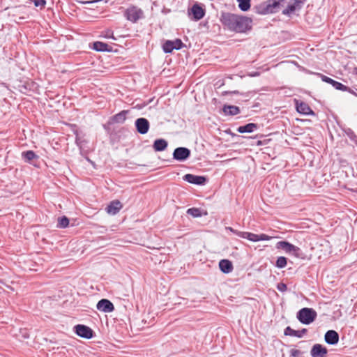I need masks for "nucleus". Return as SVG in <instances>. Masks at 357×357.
<instances>
[{
	"mask_svg": "<svg viewBox=\"0 0 357 357\" xmlns=\"http://www.w3.org/2000/svg\"><path fill=\"white\" fill-rule=\"evenodd\" d=\"M220 21L229 30L236 33H245L252 28L251 18L231 13H222Z\"/></svg>",
	"mask_w": 357,
	"mask_h": 357,
	"instance_id": "f257e3e1",
	"label": "nucleus"
},
{
	"mask_svg": "<svg viewBox=\"0 0 357 357\" xmlns=\"http://www.w3.org/2000/svg\"><path fill=\"white\" fill-rule=\"evenodd\" d=\"M317 315L314 309L304 307L298 312L297 319L303 324H310L315 320Z\"/></svg>",
	"mask_w": 357,
	"mask_h": 357,
	"instance_id": "f03ea898",
	"label": "nucleus"
},
{
	"mask_svg": "<svg viewBox=\"0 0 357 357\" xmlns=\"http://www.w3.org/2000/svg\"><path fill=\"white\" fill-rule=\"evenodd\" d=\"M276 248L278 249H282L286 253L292 255L296 257H300L301 255V250L298 247L295 246L287 241L278 242L276 244Z\"/></svg>",
	"mask_w": 357,
	"mask_h": 357,
	"instance_id": "7ed1b4c3",
	"label": "nucleus"
},
{
	"mask_svg": "<svg viewBox=\"0 0 357 357\" xmlns=\"http://www.w3.org/2000/svg\"><path fill=\"white\" fill-rule=\"evenodd\" d=\"M143 14L141 8L132 6L125 10L124 16L128 21L135 23L143 17Z\"/></svg>",
	"mask_w": 357,
	"mask_h": 357,
	"instance_id": "20e7f679",
	"label": "nucleus"
},
{
	"mask_svg": "<svg viewBox=\"0 0 357 357\" xmlns=\"http://www.w3.org/2000/svg\"><path fill=\"white\" fill-rule=\"evenodd\" d=\"M191 151L186 147H178L173 152V158L178 161H185L190 156Z\"/></svg>",
	"mask_w": 357,
	"mask_h": 357,
	"instance_id": "39448f33",
	"label": "nucleus"
},
{
	"mask_svg": "<svg viewBox=\"0 0 357 357\" xmlns=\"http://www.w3.org/2000/svg\"><path fill=\"white\" fill-rule=\"evenodd\" d=\"M75 332L78 336L86 339H91L93 334V331L91 328L82 324L75 326Z\"/></svg>",
	"mask_w": 357,
	"mask_h": 357,
	"instance_id": "423d86ee",
	"label": "nucleus"
},
{
	"mask_svg": "<svg viewBox=\"0 0 357 357\" xmlns=\"http://www.w3.org/2000/svg\"><path fill=\"white\" fill-rule=\"evenodd\" d=\"M135 125L137 131L142 135L146 134L149 130L150 123L149 121L145 118H139L135 122Z\"/></svg>",
	"mask_w": 357,
	"mask_h": 357,
	"instance_id": "0eeeda50",
	"label": "nucleus"
},
{
	"mask_svg": "<svg viewBox=\"0 0 357 357\" xmlns=\"http://www.w3.org/2000/svg\"><path fill=\"white\" fill-rule=\"evenodd\" d=\"M183 180L195 185H204L206 178L203 176H197L191 174H187L183 176Z\"/></svg>",
	"mask_w": 357,
	"mask_h": 357,
	"instance_id": "6e6552de",
	"label": "nucleus"
},
{
	"mask_svg": "<svg viewBox=\"0 0 357 357\" xmlns=\"http://www.w3.org/2000/svg\"><path fill=\"white\" fill-rule=\"evenodd\" d=\"M96 307L98 310L104 312H111L114 310L113 303L107 299H101L97 303Z\"/></svg>",
	"mask_w": 357,
	"mask_h": 357,
	"instance_id": "1a4fd4ad",
	"label": "nucleus"
},
{
	"mask_svg": "<svg viewBox=\"0 0 357 357\" xmlns=\"http://www.w3.org/2000/svg\"><path fill=\"white\" fill-rule=\"evenodd\" d=\"M295 101L296 108L298 113L304 115H314V112L307 103L304 102H299L296 100Z\"/></svg>",
	"mask_w": 357,
	"mask_h": 357,
	"instance_id": "9d476101",
	"label": "nucleus"
},
{
	"mask_svg": "<svg viewBox=\"0 0 357 357\" xmlns=\"http://www.w3.org/2000/svg\"><path fill=\"white\" fill-rule=\"evenodd\" d=\"M327 352L326 347L320 344H315L310 351V355L312 357H325Z\"/></svg>",
	"mask_w": 357,
	"mask_h": 357,
	"instance_id": "9b49d317",
	"label": "nucleus"
},
{
	"mask_svg": "<svg viewBox=\"0 0 357 357\" xmlns=\"http://www.w3.org/2000/svg\"><path fill=\"white\" fill-rule=\"evenodd\" d=\"M320 76L321 77L322 81L331 84L335 89L342 91H346L348 90V87L342 84V83L337 82L331 79V77H328L324 75H320Z\"/></svg>",
	"mask_w": 357,
	"mask_h": 357,
	"instance_id": "f8f14e48",
	"label": "nucleus"
},
{
	"mask_svg": "<svg viewBox=\"0 0 357 357\" xmlns=\"http://www.w3.org/2000/svg\"><path fill=\"white\" fill-rule=\"evenodd\" d=\"M324 339L327 344L334 345L339 341V334L334 330H329L326 333Z\"/></svg>",
	"mask_w": 357,
	"mask_h": 357,
	"instance_id": "ddd939ff",
	"label": "nucleus"
},
{
	"mask_svg": "<svg viewBox=\"0 0 357 357\" xmlns=\"http://www.w3.org/2000/svg\"><path fill=\"white\" fill-rule=\"evenodd\" d=\"M303 5L302 1L296 0L292 4L289 5L285 9L282 10V14L289 15L295 11L300 10Z\"/></svg>",
	"mask_w": 357,
	"mask_h": 357,
	"instance_id": "4468645a",
	"label": "nucleus"
},
{
	"mask_svg": "<svg viewBox=\"0 0 357 357\" xmlns=\"http://www.w3.org/2000/svg\"><path fill=\"white\" fill-rule=\"evenodd\" d=\"M123 207L122 204L119 200H114L110 202L107 206L106 211L111 215H116Z\"/></svg>",
	"mask_w": 357,
	"mask_h": 357,
	"instance_id": "2eb2a0df",
	"label": "nucleus"
},
{
	"mask_svg": "<svg viewBox=\"0 0 357 357\" xmlns=\"http://www.w3.org/2000/svg\"><path fill=\"white\" fill-rule=\"evenodd\" d=\"M307 331L306 328H303L302 330L300 331H296L292 329L290 326H287L284 329V334L285 335L294 336L301 338L307 333Z\"/></svg>",
	"mask_w": 357,
	"mask_h": 357,
	"instance_id": "dca6fc26",
	"label": "nucleus"
},
{
	"mask_svg": "<svg viewBox=\"0 0 357 357\" xmlns=\"http://www.w3.org/2000/svg\"><path fill=\"white\" fill-rule=\"evenodd\" d=\"M191 13L194 20L196 21L201 20L205 14L204 10L198 4H195L192 6L191 8Z\"/></svg>",
	"mask_w": 357,
	"mask_h": 357,
	"instance_id": "f3484780",
	"label": "nucleus"
},
{
	"mask_svg": "<svg viewBox=\"0 0 357 357\" xmlns=\"http://www.w3.org/2000/svg\"><path fill=\"white\" fill-rule=\"evenodd\" d=\"M283 0H271V3L268 5L264 6L262 10L258 11V13L261 14H266L269 13H273V9L278 7L280 2Z\"/></svg>",
	"mask_w": 357,
	"mask_h": 357,
	"instance_id": "a211bd4d",
	"label": "nucleus"
},
{
	"mask_svg": "<svg viewBox=\"0 0 357 357\" xmlns=\"http://www.w3.org/2000/svg\"><path fill=\"white\" fill-rule=\"evenodd\" d=\"M219 268L224 273H229L233 270V265L229 260L222 259L219 262Z\"/></svg>",
	"mask_w": 357,
	"mask_h": 357,
	"instance_id": "6ab92c4d",
	"label": "nucleus"
},
{
	"mask_svg": "<svg viewBox=\"0 0 357 357\" xmlns=\"http://www.w3.org/2000/svg\"><path fill=\"white\" fill-rule=\"evenodd\" d=\"M258 125L254 123H250L245 126H239L237 131L240 133H250L257 130Z\"/></svg>",
	"mask_w": 357,
	"mask_h": 357,
	"instance_id": "aec40b11",
	"label": "nucleus"
},
{
	"mask_svg": "<svg viewBox=\"0 0 357 357\" xmlns=\"http://www.w3.org/2000/svg\"><path fill=\"white\" fill-rule=\"evenodd\" d=\"M167 142L163 139H158L155 140L153 147L155 151H162L167 147Z\"/></svg>",
	"mask_w": 357,
	"mask_h": 357,
	"instance_id": "412c9836",
	"label": "nucleus"
},
{
	"mask_svg": "<svg viewBox=\"0 0 357 357\" xmlns=\"http://www.w3.org/2000/svg\"><path fill=\"white\" fill-rule=\"evenodd\" d=\"M93 49L98 52H110L112 50V47L109 45L99 41L93 43Z\"/></svg>",
	"mask_w": 357,
	"mask_h": 357,
	"instance_id": "4be33fe9",
	"label": "nucleus"
},
{
	"mask_svg": "<svg viewBox=\"0 0 357 357\" xmlns=\"http://www.w3.org/2000/svg\"><path fill=\"white\" fill-rule=\"evenodd\" d=\"M223 112L226 114L234 116L240 113V109L238 107L234 105H225Z\"/></svg>",
	"mask_w": 357,
	"mask_h": 357,
	"instance_id": "5701e85b",
	"label": "nucleus"
},
{
	"mask_svg": "<svg viewBox=\"0 0 357 357\" xmlns=\"http://www.w3.org/2000/svg\"><path fill=\"white\" fill-rule=\"evenodd\" d=\"M127 113L128 112L126 110L121 111V112L118 113L117 114L113 116V121L119 123H123L126 119Z\"/></svg>",
	"mask_w": 357,
	"mask_h": 357,
	"instance_id": "b1692460",
	"label": "nucleus"
},
{
	"mask_svg": "<svg viewBox=\"0 0 357 357\" xmlns=\"http://www.w3.org/2000/svg\"><path fill=\"white\" fill-rule=\"evenodd\" d=\"M22 157L26 162H30L35 158H38V156L33 151H26L22 153Z\"/></svg>",
	"mask_w": 357,
	"mask_h": 357,
	"instance_id": "393cba45",
	"label": "nucleus"
},
{
	"mask_svg": "<svg viewBox=\"0 0 357 357\" xmlns=\"http://www.w3.org/2000/svg\"><path fill=\"white\" fill-rule=\"evenodd\" d=\"M241 238H247L250 241L257 242L258 241V234H255L250 232L243 231L241 234Z\"/></svg>",
	"mask_w": 357,
	"mask_h": 357,
	"instance_id": "a878e982",
	"label": "nucleus"
},
{
	"mask_svg": "<svg viewBox=\"0 0 357 357\" xmlns=\"http://www.w3.org/2000/svg\"><path fill=\"white\" fill-rule=\"evenodd\" d=\"M251 0H237L238 3V8L242 11H248L250 8Z\"/></svg>",
	"mask_w": 357,
	"mask_h": 357,
	"instance_id": "bb28decb",
	"label": "nucleus"
},
{
	"mask_svg": "<svg viewBox=\"0 0 357 357\" xmlns=\"http://www.w3.org/2000/svg\"><path fill=\"white\" fill-rule=\"evenodd\" d=\"M172 40H166L162 45V50L165 53H171L175 48Z\"/></svg>",
	"mask_w": 357,
	"mask_h": 357,
	"instance_id": "cd10ccee",
	"label": "nucleus"
},
{
	"mask_svg": "<svg viewBox=\"0 0 357 357\" xmlns=\"http://www.w3.org/2000/svg\"><path fill=\"white\" fill-rule=\"evenodd\" d=\"M69 225V220L66 216H63L61 218H58L57 227L59 228H66Z\"/></svg>",
	"mask_w": 357,
	"mask_h": 357,
	"instance_id": "c85d7f7f",
	"label": "nucleus"
},
{
	"mask_svg": "<svg viewBox=\"0 0 357 357\" xmlns=\"http://www.w3.org/2000/svg\"><path fill=\"white\" fill-rule=\"evenodd\" d=\"M287 259L284 257H279L277 259L275 266L279 268H284L287 266Z\"/></svg>",
	"mask_w": 357,
	"mask_h": 357,
	"instance_id": "c756f323",
	"label": "nucleus"
},
{
	"mask_svg": "<svg viewBox=\"0 0 357 357\" xmlns=\"http://www.w3.org/2000/svg\"><path fill=\"white\" fill-rule=\"evenodd\" d=\"M187 213L188 215H192L194 218H197L201 216L200 210L197 208H191L188 209Z\"/></svg>",
	"mask_w": 357,
	"mask_h": 357,
	"instance_id": "7c9ffc66",
	"label": "nucleus"
},
{
	"mask_svg": "<svg viewBox=\"0 0 357 357\" xmlns=\"http://www.w3.org/2000/svg\"><path fill=\"white\" fill-rule=\"evenodd\" d=\"M102 36L103 37L107 38H112L114 40H116V38L114 36L113 31H112L111 29H107L102 32Z\"/></svg>",
	"mask_w": 357,
	"mask_h": 357,
	"instance_id": "2f4dec72",
	"label": "nucleus"
},
{
	"mask_svg": "<svg viewBox=\"0 0 357 357\" xmlns=\"http://www.w3.org/2000/svg\"><path fill=\"white\" fill-rule=\"evenodd\" d=\"M172 42L174 43L173 46L175 47L174 50H181L183 46V43L180 39H176L175 40H172Z\"/></svg>",
	"mask_w": 357,
	"mask_h": 357,
	"instance_id": "473e14b6",
	"label": "nucleus"
},
{
	"mask_svg": "<svg viewBox=\"0 0 357 357\" xmlns=\"http://www.w3.org/2000/svg\"><path fill=\"white\" fill-rule=\"evenodd\" d=\"M35 5L36 7L44 8L46 3L45 0H31Z\"/></svg>",
	"mask_w": 357,
	"mask_h": 357,
	"instance_id": "72a5a7b5",
	"label": "nucleus"
},
{
	"mask_svg": "<svg viewBox=\"0 0 357 357\" xmlns=\"http://www.w3.org/2000/svg\"><path fill=\"white\" fill-rule=\"evenodd\" d=\"M302 352L298 349H293L290 351V356L291 357H301Z\"/></svg>",
	"mask_w": 357,
	"mask_h": 357,
	"instance_id": "f704fd0d",
	"label": "nucleus"
},
{
	"mask_svg": "<svg viewBox=\"0 0 357 357\" xmlns=\"http://www.w3.org/2000/svg\"><path fill=\"white\" fill-rule=\"evenodd\" d=\"M277 289L280 291L284 292V291H287V285L284 283L280 282V283L278 284Z\"/></svg>",
	"mask_w": 357,
	"mask_h": 357,
	"instance_id": "c9c22d12",
	"label": "nucleus"
},
{
	"mask_svg": "<svg viewBox=\"0 0 357 357\" xmlns=\"http://www.w3.org/2000/svg\"><path fill=\"white\" fill-rule=\"evenodd\" d=\"M226 229L230 231L233 234H236L238 236L241 238V234H243V231H240L236 230V229H233L231 227H227Z\"/></svg>",
	"mask_w": 357,
	"mask_h": 357,
	"instance_id": "e433bc0d",
	"label": "nucleus"
},
{
	"mask_svg": "<svg viewBox=\"0 0 357 357\" xmlns=\"http://www.w3.org/2000/svg\"><path fill=\"white\" fill-rule=\"evenodd\" d=\"M271 236L266 235V234H258V241H268L271 239Z\"/></svg>",
	"mask_w": 357,
	"mask_h": 357,
	"instance_id": "4c0bfd02",
	"label": "nucleus"
},
{
	"mask_svg": "<svg viewBox=\"0 0 357 357\" xmlns=\"http://www.w3.org/2000/svg\"><path fill=\"white\" fill-rule=\"evenodd\" d=\"M74 134L75 135V142L77 145L80 144V138L79 137V132L77 130H74Z\"/></svg>",
	"mask_w": 357,
	"mask_h": 357,
	"instance_id": "58836bf2",
	"label": "nucleus"
},
{
	"mask_svg": "<svg viewBox=\"0 0 357 357\" xmlns=\"http://www.w3.org/2000/svg\"><path fill=\"white\" fill-rule=\"evenodd\" d=\"M349 132H351V135H354V132H353L351 130H349Z\"/></svg>",
	"mask_w": 357,
	"mask_h": 357,
	"instance_id": "ea45409f",
	"label": "nucleus"
},
{
	"mask_svg": "<svg viewBox=\"0 0 357 357\" xmlns=\"http://www.w3.org/2000/svg\"><path fill=\"white\" fill-rule=\"evenodd\" d=\"M348 135L350 137V138H352V136L350 135L349 133H348Z\"/></svg>",
	"mask_w": 357,
	"mask_h": 357,
	"instance_id": "a19ab883",
	"label": "nucleus"
}]
</instances>
